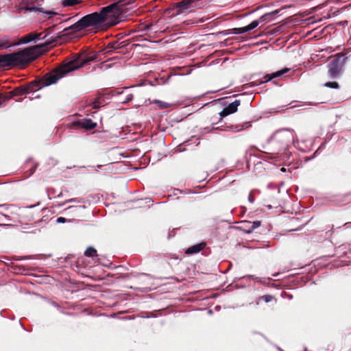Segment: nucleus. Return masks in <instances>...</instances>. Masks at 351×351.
<instances>
[{
    "label": "nucleus",
    "mask_w": 351,
    "mask_h": 351,
    "mask_svg": "<svg viewBox=\"0 0 351 351\" xmlns=\"http://www.w3.org/2000/svg\"><path fill=\"white\" fill-rule=\"evenodd\" d=\"M121 13L119 2L112 3L107 6L100 8L99 12H94L81 17L74 24L65 27L61 32V35L51 39H56L57 42L61 36L73 35L89 27H99L104 25H115L118 23L117 16Z\"/></svg>",
    "instance_id": "2"
},
{
    "label": "nucleus",
    "mask_w": 351,
    "mask_h": 351,
    "mask_svg": "<svg viewBox=\"0 0 351 351\" xmlns=\"http://www.w3.org/2000/svg\"><path fill=\"white\" fill-rule=\"evenodd\" d=\"M267 207H268L269 208H271V206L269 205V206H267Z\"/></svg>",
    "instance_id": "62"
},
{
    "label": "nucleus",
    "mask_w": 351,
    "mask_h": 351,
    "mask_svg": "<svg viewBox=\"0 0 351 351\" xmlns=\"http://www.w3.org/2000/svg\"><path fill=\"white\" fill-rule=\"evenodd\" d=\"M206 246V243L204 242H202L195 245H193L189 247L186 251L185 253L187 254H197L202 251L204 247Z\"/></svg>",
    "instance_id": "11"
},
{
    "label": "nucleus",
    "mask_w": 351,
    "mask_h": 351,
    "mask_svg": "<svg viewBox=\"0 0 351 351\" xmlns=\"http://www.w3.org/2000/svg\"><path fill=\"white\" fill-rule=\"evenodd\" d=\"M240 104V100H234L233 102L229 104L226 108L230 114H233L237 111L238 106Z\"/></svg>",
    "instance_id": "15"
},
{
    "label": "nucleus",
    "mask_w": 351,
    "mask_h": 351,
    "mask_svg": "<svg viewBox=\"0 0 351 351\" xmlns=\"http://www.w3.org/2000/svg\"><path fill=\"white\" fill-rule=\"evenodd\" d=\"M345 226H347V227H346L347 228H351V223H346Z\"/></svg>",
    "instance_id": "45"
},
{
    "label": "nucleus",
    "mask_w": 351,
    "mask_h": 351,
    "mask_svg": "<svg viewBox=\"0 0 351 351\" xmlns=\"http://www.w3.org/2000/svg\"><path fill=\"white\" fill-rule=\"evenodd\" d=\"M274 296L271 295H265L259 297V300H263L265 302H270L273 299Z\"/></svg>",
    "instance_id": "22"
},
{
    "label": "nucleus",
    "mask_w": 351,
    "mask_h": 351,
    "mask_svg": "<svg viewBox=\"0 0 351 351\" xmlns=\"http://www.w3.org/2000/svg\"><path fill=\"white\" fill-rule=\"evenodd\" d=\"M10 36L8 35L0 36V49H9L12 47L19 45V43H16V42L10 43Z\"/></svg>",
    "instance_id": "10"
},
{
    "label": "nucleus",
    "mask_w": 351,
    "mask_h": 351,
    "mask_svg": "<svg viewBox=\"0 0 351 351\" xmlns=\"http://www.w3.org/2000/svg\"><path fill=\"white\" fill-rule=\"evenodd\" d=\"M286 171H287V169H286L285 167H282V168L280 169V171H281V172H286Z\"/></svg>",
    "instance_id": "46"
},
{
    "label": "nucleus",
    "mask_w": 351,
    "mask_h": 351,
    "mask_svg": "<svg viewBox=\"0 0 351 351\" xmlns=\"http://www.w3.org/2000/svg\"><path fill=\"white\" fill-rule=\"evenodd\" d=\"M134 98V96H133V94L132 93H130V94H128L125 97V98L122 101V103H129L130 101H131Z\"/></svg>",
    "instance_id": "28"
},
{
    "label": "nucleus",
    "mask_w": 351,
    "mask_h": 351,
    "mask_svg": "<svg viewBox=\"0 0 351 351\" xmlns=\"http://www.w3.org/2000/svg\"><path fill=\"white\" fill-rule=\"evenodd\" d=\"M292 298H293V296H292V295H289V299H291Z\"/></svg>",
    "instance_id": "60"
},
{
    "label": "nucleus",
    "mask_w": 351,
    "mask_h": 351,
    "mask_svg": "<svg viewBox=\"0 0 351 351\" xmlns=\"http://www.w3.org/2000/svg\"><path fill=\"white\" fill-rule=\"evenodd\" d=\"M193 140L192 139H190V140H188V141H184V144L186 145V146H188V145H190L191 144H194L195 146L198 145L200 143L199 141V139L198 138H195L194 139V141L192 142Z\"/></svg>",
    "instance_id": "24"
},
{
    "label": "nucleus",
    "mask_w": 351,
    "mask_h": 351,
    "mask_svg": "<svg viewBox=\"0 0 351 351\" xmlns=\"http://www.w3.org/2000/svg\"><path fill=\"white\" fill-rule=\"evenodd\" d=\"M37 167H38V164H36L34 167H32L31 168V174H33L35 172Z\"/></svg>",
    "instance_id": "40"
},
{
    "label": "nucleus",
    "mask_w": 351,
    "mask_h": 351,
    "mask_svg": "<svg viewBox=\"0 0 351 351\" xmlns=\"http://www.w3.org/2000/svg\"><path fill=\"white\" fill-rule=\"evenodd\" d=\"M248 201L250 203H254V197L252 196V195L251 193H250V195L248 196Z\"/></svg>",
    "instance_id": "38"
},
{
    "label": "nucleus",
    "mask_w": 351,
    "mask_h": 351,
    "mask_svg": "<svg viewBox=\"0 0 351 351\" xmlns=\"http://www.w3.org/2000/svg\"><path fill=\"white\" fill-rule=\"evenodd\" d=\"M37 232H40V230H38V229H34L32 230H30V231H28L27 232L28 233H31V234H36Z\"/></svg>",
    "instance_id": "41"
},
{
    "label": "nucleus",
    "mask_w": 351,
    "mask_h": 351,
    "mask_svg": "<svg viewBox=\"0 0 351 351\" xmlns=\"http://www.w3.org/2000/svg\"><path fill=\"white\" fill-rule=\"evenodd\" d=\"M101 167V165H97L96 167L93 166V167L95 168V169H96L97 171H98V170H99V169H100V167Z\"/></svg>",
    "instance_id": "44"
},
{
    "label": "nucleus",
    "mask_w": 351,
    "mask_h": 351,
    "mask_svg": "<svg viewBox=\"0 0 351 351\" xmlns=\"http://www.w3.org/2000/svg\"><path fill=\"white\" fill-rule=\"evenodd\" d=\"M280 13V10H276L271 12L266 13L261 16L259 19L261 22L267 23L274 19L276 16H277Z\"/></svg>",
    "instance_id": "12"
},
{
    "label": "nucleus",
    "mask_w": 351,
    "mask_h": 351,
    "mask_svg": "<svg viewBox=\"0 0 351 351\" xmlns=\"http://www.w3.org/2000/svg\"><path fill=\"white\" fill-rule=\"evenodd\" d=\"M104 106V103L101 101L100 98H97L93 102V109H99L101 106Z\"/></svg>",
    "instance_id": "20"
},
{
    "label": "nucleus",
    "mask_w": 351,
    "mask_h": 351,
    "mask_svg": "<svg viewBox=\"0 0 351 351\" xmlns=\"http://www.w3.org/2000/svg\"><path fill=\"white\" fill-rule=\"evenodd\" d=\"M249 278H250L251 279L256 281V282H258L259 281V279L260 278L257 277V276H253V275H251V276H249Z\"/></svg>",
    "instance_id": "39"
},
{
    "label": "nucleus",
    "mask_w": 351,
    "mask_h": 351,
    "mask_svg": "<svg viewBox=\"0 0 351 351\" xmlns=\"http://www.w3.org/2000/svg\"><path fill=\"white\" fill-rule=\"evenodd\" d=\"M35 98H38L39 97V95H36L34 96Z\"/></svg>",
    "instance_id": "58"
},
{
    "label": "nucleus",
    "mask_w": 351,
    "mask_h": 351,
    "mask_svg": "<svg viewBox=\"0 0 351 351\" xmlns=\"http://www.w3.org/2000/svg\"><path fill=\"white\" fill-rule=\"evenodd\" d=\"M85 201L84 199H80V198H71V199H66L65 200V202L64 203L62 204V205H65L66 204H69V203H77V204H80V203H84Z\"/></svg>",
    "instance_id": "18"
},
{
    "label": "nucleus",
    "mask_w": 351,
    "mask_h": 351,
    "mask_svg": "<svg viewBox=\"0 0 351 351\" xmlns=\"http://www.w3.org/2000/svg\"><path fill=\"white\" fill-rule=\"evenodd\" d=\"M143 275H144L145 276H149V275H147V274H143Z\"/></svg>",
    "instance_id": "56"
},
{
    "label": "nucleus",
    "mask_w": 351,
    "mask_h": 351,
    "mask_svg": "<svg viewBox=\"0 0 351 351\" xmlns=\"http://www.w3.org/2000/svg\"><path fill=\"white\" fill-rule=\"evenodd\" d=\"M220 34H221L223 36H227V35L231 34V33H230V29L222 31L220 32Z\"/></svg>",
    "instance_id": "37"
},
{
    "label": "nucleus",
    "mask_w": 351,
    "mask_h": 351,
    "mask_svg": "<svg viewBox=\"0 0 351 351\" xmlns=\"http://www.w3.org/2000/svg\"><path fill=\"white\" fill-rule=\"evenodd\" d=\"M84 255L87 257H92V258L95 257V258H94V260L96 262H99L98 258H97L98 255L97 254V250L92 246L88 247L86 250V251L84 252Z\"/></svg>",
    "instance_id": "14"
},
{
    "label": "nucleus",
    "mask_w": 351,
    "mask_h": 351,
    "mask_svg": "<svg viewBox=\"0 0 351 351\" xmlns=\"http://www.w3.org/2000/svg\"><path fill=\"white\" fill-rule=\"evenodd\" d=\"M246 229L249 228V226L246 223V221L244 222Z\"/></svg>",
    "instance_id": "50"
},
{
    "label": "nucleus",
    "mask_w": 351,
    "mask_h": 351,
    "mask_svg": "<svg viewBox=\"0 0 351 351\" xmlns=\"http://www.w3.org/2000/svg\"><path fill=\"white\" fill-rule=\"evenodd\" d=\"M260 282L263 283V284H265L266 283V278H261L259 279V281Z\"/></svg>",
    "instance_id": "43"
},
{
    "label": "nucleus",
    "mask_w": 351,
    "mask_h": 351,
    "mask_svg": "<svg viewBox=\"0 0 351 351\" xmlns=\"http://www.w3.org/2000/svg\"><path fill=\"white\" fill-rule=\"evenodd\" d=\"M0 226H5V227H13L14 225L12 224H8V223H0Z\"/></svg>",
    "instance_id": "42"
},
{
    "label": "nucleus",
    "mask_w": 351,
    "mask_h": 351,
    "mask_svg": "<svg viewBox=\"0 0 351 351\" xmlns=\"http://www.w3.org/2000/svg\"><path fill=\"white\" fill-rule=\"evenodd\" d=\"M71 220L70 219H67L63 217H59L56 219V222L58 223H64L66 221H70Z\"/></svg>",
    "instance_id": "29"
},
{
    "label": "nucleus",
    "mask_w": 351,
    "mask_h": 351,
    "mask_svg": "<svg viewBox=\"0 0 351 351\" xmlns=\"http://www.w3.org/2000/svg\"><path fill=\"white\" fill-rule=\"evenodd\" d=\"M20 325L22 326V327L23 328L24 330H25V328H24V326H23L22 323L20 322Z\"/></svg>",
    "instance_id": "54"
},
{
    "label": "nucleus",
    "mask_w": 351,
    "mask_h": 351,
    "mask_svg": "<svg viewBox=\"0 0 351 351\" xmlns=\"http://www.w3.org/2000/svg\"><path fill=\"white\" fill-rule=\"evenodd\" d=\"M141 317H143V318H149L150 316L147 315H142Z\"/></svg>",
    "instance_id": "48"
},
{
    "label": "nucleus",
    "mask_w": 351,
    "mask_h": 351,
    "mask_svg": "<svg viewBox=\"0 0 351 351\" xmlns=\"http://www.w3.org/2000/svg\"><path fill=\"white\" fill-rule=\"evenodd\" d=\"M155 103L158 104V107L160 109L167 108L169 107V106H170L169 104H167L166 102H163V101H159V100H156Z\"/></svg>",
    "instance_id": "23"
},
{
    "label": "nucleus",
    "mask_w": 351,
    "mask_h": 351,
    "mask_svg": "<svg viewBox=\"0 0 351 351\" xmlns=\"http://www.w3.org/2000/svg\"><path fill=\"white\" fill-rule=\"evenodd\" d=\"M36 206V205H31V206H27V208H34Z\"/></svg>",
    "instance_id": "47"
},
{
    "label": "nucleus",
    "mask_w": 351,
    "mask_h": 351,
    "mask_svg": "<svg viewBox=\"0 0 351 351\" xmlns=\"http://www.w3.org/2000/svg\"><path fill=\"white\" fill-rule=\"evenodd\" d=\"M77 127H81L86 130L94 129L97 126V123L93 122L90 119H84L73 123Z\"/></svg>",
    "instance_id": "8"
},
{
    "label": "nucleus",
    "mask_w": 351,
    "mask_h": 351,
    "mask_svg": "<svg viewBox=\"0 0 351 351\" xmlns=\"http://www.w3.org/2000/svg\"><path fill=\"white\" fill-rule=\"evenodd\" d=\"M80 3L79 0H62V5L63 7L73 6Z\"/></svg>",
    "instance_id": "17"
},
{
    "label": "nucleus",
    "mask_w": 351,
    "mask_h": 351,
    "mask_svg": "<svg viewBox=\"0 0 351 351\" xmlns=\"http://www.w3.org/2000/svg\"><path fill=\"white\" fill-rule=\"evenodd\" d=\"M348 57L346 53H337L333 59L328 64V76L330 79H338L343 73V67Z\"/></svg>",
    "instance_id": "5"
},
{
    "label": "nucleus",
    "mask_w": 351,
    "mask_h": 351,
    "mask_svg": "<svg viewBox=\"0 0 351 351\" xmlns=\"http://www.w3.org/2000/svg\"><path fill=\"white\" fill-rule=\"evenodd\" d=\"M81 207H82V208H84H84H86V206H82Z\"/></svg>",
    "instance_id": "59"
},
{
    "label": "nucleus",
    "mask_w": 351,
    "mask_h": 351,
    "mask_svg": "<svg viewBox=\"0 0 351 351\" xmlns=\"http://www.w3.org/2000/svg\"><path fill=\"white\" fill-rule=\"evenodd\" d=\"M230 33H231V34H235V35L240 34L239 27H234V28L230 29Z\"/></svg>",
    "instance_id": "30"
},
{
    "label": "nucleus",
    "mask_w": 351,
    "mask_h": 351,
    "mask_svg": "<svg viewBox=\"0 0 351 351\" xmlns=\"http://www.w3.org/2000/svg\"><path fill=\"white\" fill-rule=\"evenodd\" d=\"M177 191H178L180 193H181V191L180 189H176Z\"/></svg>",
    "instance_id": "55"
},
{
    "label": "nucleus",
    "mask_w": 351,
    "mask_h": 351,
    "mask_svg": "<svg viewBox=\"0 0 351 351\" xmlns=\"http://www.w3.org/2000/svg\"><path fill=\"white\" fill-rule=\"evenodd\" d=\"M235 131L239 132L243 130L244 127L241 125H236L234 126Z\"/></svg>",
    "instance_id": "34"
},
{
    "label": "nucleus",
    "mask_w": 351,
    "mask_h": 351,
    "mask_svg": "<svg viewBox=\"0 0 351 351\" xmlns=\"http://www.w3.org/2000/svg\"><path fill=\"white\" fill-rule=\"evenodd\" d=\"M259 25V21H252L249 25H246L247 29H248V31H251L254 29H255L256 27H258Z\"/></svg>",
    "instance_id": "21"
},
{
    "label": "nucleus",
    "mask_w": 351,
    "mask_h": 351,
    "mask_svg": "<svg viewBox=\"0 0 351 351\" xmlns=\"http://www.w3.org/2000/svg\"><path fill=\"white\" fill-rule=\"evenodd\" d=\"M122 47L121 43L118 42L110 43L106 48V53H111Z\"/></svg>",
    "instance_id": "16"
},
{
    "label": "nucleus",
    "mask_w": 351,
    "mask_h": 351,
    "mask_svg": "<svg viewBox=\"0 0 351 351\" xmlns=\"http://www.w3.org/2000/svg\"><path fill=\"white\" fill-rule=\"evenodd\" d=\"M75 206H69V207L67 208V209H71V208H75Z\"/></svg>",
    "instance_id": "51"
},
{
    "label": "nucleus",
    "mask_w": 351,
    "mask_h": 351,
    "mask_svg": "<svg viewBox=\"0 0 351 351\" xmlns=\"http://www.w3.org/2000/svg\"><path fill=\"white\" fill-rule=\"evenodd\" d=\"M97 55L94 52H84L77 55L72 61L68 62L63 69L58 71L50 72L40 78L29 82L25 86L17 87L5 94V100H10L15 96H21L29 92H36L45 86L56 84L67 73L77 70L90 62L95 60Z\"/></svg>",
    "instance_id": "1"
},
{
    "label": "nucleus",
    "mask_w": 351,
    "mask_h": 351,
    "mask_svg": "<svg viewBox=\"0 0 351 351\" xmlns=\"http://www.w3.org/2000/svg\"><path fill=\"white\" fill-rule=\"evenodd\" d=\"M62 193H60L58 195V197H62Z\"/></svg>",
    "instance_id": "53"
},
{
    "label": "nucleus",
    "mask_w": 351,
    "mask_h": 351,
    "mask_svg": "<svg viewBox=\"0 0 351 351\" xmlns=\"http://www.w3.org/2000/svg\"><path fill=\"white\" fill-rule=\"evenodd\" d=\"M208 312H209V314L212 313V311L211 310H209Z\"/></svg>",
    "instance_id": "61"
},
{
    "label": "nucleus",
    "mask_w": 351,
    "mask_h": 351,
    "mask_svg": "<svg viewBox=\"0 0 351 351\" xmlns=\"http://www.w3.org/2000/svg\"><path fill=\"white\" fill-rule=\"evenodd\" d=\"M10 206V205L7 204H0V208H3V209H4L5 210H8V208H9Z\"/></svg>",
    "instance_id": "35"
},
{
    "label": "nucleus",
    "mask_w": 351,
    "mask_h": 351,
    "mask_svg": "<svg viewBox=\"0 0 351 351\" xmlns=\"http://www.w3.org/2000/svg\"><path fill=\"white\" fill-rule=\"evenodd\" d=\"M39 255H37V256H19V257L16 258L15 260H16V261H23V260H27V259H33V258H36Z\"/></svg>",
    "instance_id": "25"
},
{
    "label": "nucleus",
    "mask_w": 351,
    "mask_h": 351,
    "mask_svg": "<svg viewBox=\"0 0 351 351\" xmlns=\"http://www.w3.org/2000/svg\"><path fill=\"white\" fill-rule=\"evenodd\" d=\"M293 139L292 132L287 129H282L276 131L269 138L267 143L269 144V150L272 154L285 152L288 150L290 143Z\"/></svg>",
    "instance_id": "4"
},
{
    "label": "nucleus",
    "mask_w": 351,
    "mask_h": 351,
    "mask_svg": "<svg viewBox=\"0 0 351 351\" xmlns=\"http://www.w3.org/2000/svg\"><path fill=\"white\" fill-rule=\"evenodd\" d=\"M246 223L249 226V228L248 229H245L243 231L246 233V234H250L252 233L256 228H258L261 224V221H254L253 222H251V221H246Z\"/></svg>",
    "instance_id": "13"
},
{
    "label": "nucleus",
    "mask_w": 351,
    "mask_h": 351,
    "mask_svg": "<svg viewBox=\"0 0 351 351\" xmlns=\"http://www.w3.org/2000/svg\"><path fill=\"white\" fill-rule=\"evenodd\" d=\"M47 36V34H43V33L31 32L21 37L19 41L16 42V43H19V45L21 44H28L31 42H36L40 40H43Z\"/></svg>",
    "instance_id": "6"
},
{
    "label": "nucleus",
    "mask_w": 351,
    "mask_h": 351,
    "mask_svg": "<svg viewBox=\"0 0 351 351\" xmlns=\"http://www.w3.org/2000/svg\"><path fill=\"white\" fill-rule=\"evenodd\" d=\"M5 219L7 221L10 220L9 216L0 212V221H3V219Z\"/></svg>",
    "instance_id": "32"
},
{
    "label": "nucleus",
    "mask_w": 351,
    "mask_h": 351,
    "mask_svg": "<svg viewBox=\"0 0 351 351\" xmlns=\"http://www.w3.org/2000/svg\"><path fill=\"white\" fill-rule=\"evenodd\" d=\"M216 308H217V309H219V308H220V306H216Z\"/></svg>",
    "instance_id": "57"
},
{
    "label": "nucleus",
    "mask_w": 351,
    "mask_h": 351,
    "mask_svg": "<svg viewBox=\"0 0 351 351\" xmlns=\"http://www.w3.org/2000/svg\"><path fill=\"white\" fill-rule=\"evenodd\" d=\"M261 300H259V298H258V300H257V301L256 302V305H258V304H260V302H261Z\"/></svg>",
    "instance_id": "49"
},
{
    "label": "nucleus",
    "mask_w": 351,
    "mask_h": 351,
    "mask_svg": "<svg viewBox=\"0 0 351 351\" xmlns=\"http://www.w3.org/2000/svg\"><path fill=\"white\" fill-rule=\"evenodd\" d=\"M239 30H240V34L249 32L247 26L239 27Z\"/></svg>",
    "instance_id": "33"
},
{
    "label": "nucleus",
    "mask_w": 351,
    "mask_h": 351,
    "mask_svg": "<svg viewBox=\"0 0 351 351\" xmlns=\"http://www.w3.org/2000/svg\"><path fill=\"white\" fill-rule=\"evenodd\" d=\"M324 86L327 88H334V89H338L339 88V85L338 82L334 81V82H326Z\"/></svg>",
    "instance_id": "19"
},
{
    "label": "nucleus",
    "mask_w": 351,
    "mask_h": 351,
    "mask_svg": "<svg viewBox=\"0 0 351 351\" xmlns=\"http://www.w3.org/2000/svg\"><path fill=\"white\" fill-rule=\"evenodd\" d=\"M289 70H290V69H289V68H284L281 70L277 71L271 74H267L264 76V79H265L264 80H261L258 84H256L255 82H252V86L260 85V84L268 82L274 78L279 77L282 76L285 73H287Z\"/></svg>",
    "instance_id": "7"
},
{
    "label": "nucleus",
    "mask_w": 351,
    "mask_h": 351,
    "mask_svg": "<svg viewBox=\"0 0 351 351\" xmlns=\"http://www.w3.org/2000/svg\"><path fill=\"white\" fill-rule=\"evenodd\" d=\"M145 29H147V30H151V31H153V32H157V29H156V28L155 27V25H146V26H145Z\"/></svg>",
    "instance_id": "31"
},
{
    "label": "nucleus",
    "mask_w": 351,
    "mask_h": 351,
    "mask_svg": "<svg viewBox=\"0 0 351 351\" xmlns=\"http://www.w3.org/2000/svg\"><path fill=\"white\" fill-rule=\"evenodd\" d=\"M22 9L26 10V11H28V12H38L40 13H42L44 15L47 16L48 15L49 18H51V16H55L56 14V13L53 11H44L43 8H39V7H37V6H28V5H25L22 8Z\"/></svg>",
    "instance_id": "9"
},
{
    "label": "nucleus",
    "mask_w": 351,
    "mask_h": 351,
    "mask_svg": "<svg viewBox=\"0 0 351 351\" xmlns=\"http://www.w3.org/2000/svg\"><path fill=\"white\" fill-rule=\"evenodd\" d=\"M56 40V39H51L30 47L24 48L17 52L0 55V67L20 66L23 68L47 51L48 46Z\"/></svg>",
    "instance_id": "3"
},
{
    "label": "nucleus",
    "mask_w": 351,
    "mask_h": 351,
    "mask_svg": "<svg viewBox=\"0 0 351 351\" xmlns=\"http://www.w3.org/2000/svg\"><path fill=\"white\" fill-rule=\"evenodd\" d=\"M27 224L24 225V226H23V229H26V228H27Z\"/></svg>",
    "instance_id": "52"
},
{
    "label": "nucleus",
    "mask_w": 351,
    "mask_h": 351,
    "mask_svg": "<svg viewBox=\"0 0 351 351\" xmlns=\"http://www.w3.org/2000/svg\"><path fill=\"white\" fill-rule=\"evenodd\" d=\"M46 257H50L51 255L50 254H48L47 256H45Z\"/></svg>",
    "instance_id": "63"
},
{
    "label": "nucleus",
    "mask_w": 351,
    "mask_h": 351,
    "mask_svg": "<svg viewBox=\"0 0 351 351\" xmlns=\"http://www.w3.org/2000/svg\"><path fill=\"white\" fill-rule=\"evenodd\" d=\"M50 304H51L52 306H53L54 307L57 308H60V305H59L57 302H56L51 301V302H50Z\"/></svg>",
    "instance_id": "36"
},
{
    "label": "nucleus",
    "mask_w": 351,
    "mask_h": 351,
    "mask_svg": "<svg viewBox=\"0 0 351 351\" xmlns=\"http://www.w3.org/2000/svg\"><path fill=\"white\" fill-rule=\"evenodd\" d=\"M5 94L0 95V108L5 106L6 102L8 101V100H5Z\"/></svg>",
    "instance_id": "26"
},
{
    "label": "nucleus",
    "mask_w": 351,
    "mask_h": 351,
    "mask_svg": "<svg viewBox=\"0 0 351 351\" xmlns=\"http://www.w3.org/2000/svg\"><path fill=\"white\" fill-rule=\"evenodd\" d=\"M219 116H220V118L221 119H223L224 117H226V116L230 114V113L229 112V111L227 110V108H223L220 112H219Z\"/></svg>",
    "instance_id": "27"
}]
</instances>
